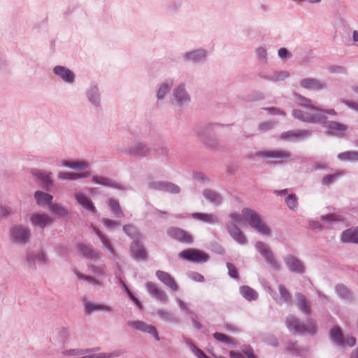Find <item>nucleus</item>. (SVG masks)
I'll use <instances>...</instances> for the list:
<instances>
[{
	"label": "nucleus",
	"instance_id": "nucleus-1",
	"mask_svg": "<svg viewBox=\"0 0 358 358\" xmlns=\"http://www.w3.org/2000/svg\"><path fill=\"white\" fill-rule=\"evenodd\" d=\"M296 98L301 101L298 108L293 109L292 115L294 118L309 123H320L330 130V132L341 134L347 130V126L338 122L326 121V116L322 110L313 104L311 99L300 94H294Z\"/></svg>",
	"mask_w": 358,
	"mask_h": 358
},
{
	"label": "nucleus",
	"instance_id": "nucleus-2",
	"mask_svg": "<svg viewBox=\"0 0 358 358\" xmlns=\"http://www.w3.org/2000/svg\"><path fill=\"white\" fill-rule=\"evenodd\" d=\"M229 217L231 222L234 223L235 225L236 224L240 225L243 224H245V221H246L252 228L259 234L266 236H271L270 229L261 219L259 215L250 208H243L240 215L231 213L229 215Z\"/></svg>",
	"mask_w": 358,
	"mask_h": 358
},
{
	"label": "nucleus",
	"instance_id": "nucleus-3",
	"mask_svg": "<svg viewBox=\"0 0 358 358\" xmlns=\"http://www.w3.org/2000/svg\"><path fill=\"white\" fill-rule=\"evenodd\" d=\"M10 240L12 243L19 245H25L31 238V231L29 227L17 223L11 226L9 229Z\"/></svg>",
	"mask_w": 358,
	"mask_h": 358
},
{
	"label": "nucleus",
	"instance_id": "nucleus-4",
	"mask_svg": "<svg viewBox=\"0 0 358 358\" xmlns=\"http://www.w3.org/2000/svg\"><path fill=\"white\" fill-rule=\"evenodd\" d=\"M90 268L93 275L83 274L77 268H73V271L78 279L87 281L94 286H102L106 277L105 266L92 265Z\"/></svg>",
	"mask_w": 358,
	"mask_h": 358
},
{
	"label": "nucleus",
	"instance_id": "nucleus-5",
	"mask_svg": "<svg viewBox=\"0 0 358 358\" xmlns=\"http://www.w3.org/2000/svg\"><path fill=\"white\" fill-rule=\"evenodd\" d=\"M285 324L290 332L297 334H301L304 332L309 334H314L317 330L316 326L313 322H310L307 324H305L293 315L287 316Z\"/></svg>",
	"mask_w": 358,
	"mask_h": 358
},
{
	"label": "nucleus",
	"instance_id": "nucleus-6",
	"mask_svg": "<svg viewBox=\"0 0 358 358\" xmlns=\"http://www.w3.org/2000/svg\"><path fill=\"white\" fill-rule=\"evenodd\" d=\"M192 101L191 95L187 91L185 83H180L173 89L171 103L177 108H183L187 106Z\"/></svg>",
	"mask_w": 358,
	"mask_h": 358
},
{
	"label": "nucleus",
	"instance_id": "nucleus-7",
	"mask_svg": "<svg viewBox=\"0 0 358 358\" xmlns=\"http://www.w3.org/2000/svg\"><path fill=\"white\" fill-rule=\"evenodd\" d=\"M209 53L205 48L192 49L182 54V59L187 63L192 64H203L206 62Z\"/></svg>",
	"mask_w": 358,
	"mask_h": 358
},
{
	"label": "nucleus",
	"instance_id": "nucleus-8",
	"mask_svg": "<svg viewBox=\"0 0 358 358\" xmlns=\"http://www.w3.org/2000/svg\"><path fill=\"white\" fill-rule=\"evenodd\" d=\"M29 220L32 227L38 229L50 227L54 223V218L43 211H36L30 213Z\"/></svg>",
	"mask_w": 358,
	"mask_h": 358
},
{
	"label": "nucleus",
	"instance_id": "nucleus-9",
	"mask_svg": "<svg viewBox=\"0 0 358 358\" xmlns=\"http://www.w3.org/2000/svg\"><path fill=\"white\" fill-rule=\"evenodd\" d=\"M255 248L272 268L277 271L280 269V265L268 245L258 241L255 244Z\"/></svg>",
	"mask_w": 358,
	"mask_h": 358
},
{
	"label": "nucleus",
	"instance_id": "nucleus-10",
	"mask_svg": "<svg viewBox=\"0 0 358 358\" xmlns=\"http://www.w3.org/2000/svg\"><path fill=\"white\" fill-rule=\"evenodd\" d=\"M232 124H222L216 122H204L201 126V131L208 134H217L231 132Z\"/></svg>",
	"mask_w": 358,
	"mask_h": 358
},
{
	"label": "nucleus",
	"instance_id": "nucleus-11",
	"mask_svg": "<svg viewBox=\"0 0 358 358\" xmlns=\"http://www.w3.org/2000/svg\"><path fill=\"white\" fill-rule=\"evenodd\" d=\"M179 257L195 263L206 262L209 257L203 251L196 249H187L179 253Z\"/></svg>",
	"mask_w": 358,
	"mask_h": 358
},
{
	"label": "nucleus",
	"instance_id": "nucleus-12",
	"mask_svg": "<svg viewBox=\"0 0 358 358\" xmlns=\"http://www.w3.org/2000/svg\"><path fill=\"white\" fill-rule=\"evenodd\" d=\"M27 262L30 266L43 267L49 264V258L43 250H36L27 255Z\"/></svg>",
	"mask_w": 358,
	"mask_h": 358
},
{
	"label": "nucleus",
	"instance_id": "nucleus-13",
	"mask_svg": "<svg viewBox=\"0 0 358 358\" xmlns=\"http://www.w3.org/2000/svg\"><path fill=\"white\" fill-rule=\"evenodd\" d=\"M273 300L278 304H285L290 306L292 304V297L289 291L282 284L278 285V292L271 293Z\"/></svg>",
	"mask_w": 358,
	"mask_h": 358
},
{
	"label": "nucleus",
	"instance_id": "nucleus-14",
	"mask_svg": "<svg viewBox=\"0 0 358 358\" xmlns=\"http://www.w3.org/2000/svg\"><path fill=\"white\" fill-rule=\"evenodd\" d=\"M74 198L77 203L85 210L95 215L97 212L95 206L91 199L83 191L76 192Z\"/></svg>",
	"mask_w": 358,
	"mask_h": 358
},
{
	"label": "nucleus",
	"instance_id": "nucleus-15",
	"mask_svg": "<svg viewBox=\"0 0 358 358\" xmlns=\"http://www.w3.org/2000/svg\"><path fill=\"white\" fill-rule=\"evenodd\" d=\"M294 305L301 313L306 315L311 313V302L301 292H296L294 295Z\"/></svg>",
	"mask_w": 358,
	"mask_h": 358
},
{
	"label": "nucleus",
	"instance_id": "nucleus-16",
	"mask_svg": "<svg viewBox=\"0 0 358 358\" xmlns=\"http://www.w3.org/2000/svg\"><path fill=\"white\" fill-rule=\"evenodd\" d=\"M285 263L289 270L293 273L302 274L306 271V267L302 261L297 257L289 255L285 257Z\"/></svg>",
	"mask_w": 358,
	"mask_h": 358
},
{
	"label": "nucleus",
	"instance_id": "nucleus-17",
	"mask_svg": "<svg viewBox=\"0 0 358 358\" xmlns=\"http://www.w3.org/2000/svg\"><path fill=\"white\" fill-rule=\"evenodd\" d=\"M167 234L171 238L178 241L185 243L192 242V236L180 228L171 227L167 230Z\"/></svg>",
	"mask_w": 358,
	"mask_h": 358
},
{
	"label": "nucleus",
	"instance_id": "nucleus-18",
	"mask_svg": "<svg viewBox=\"0 0 358 358\" xmlns=\"http://www.w3.org/2000/svg\"><path fill=\"white\" fill-rule=\"evenodd\" d=\"M300 86L308 90L320 91L327 87L326 83L314 78H303L300 81Z\"/></svg>",
	"mask_w": 358,
	"mask_h": 358
},
{
	"label": "nucleus",
	"instance_id": "nucleus-19",
	"mask_svg": "<svg viewBox=\"0 0 358 358\" xmlns=\"http://www.w3.org/2000/svg\"><path fill=\"white\" fill-rule=\"evenodd\" d=\"M173 78L169 77L162 80L158 86V100L163 99L169 95L171 90L173 89Z\"/></svg>",
	"mask_w": 358,
	"mask_h": 358
},
{
	"label": "nucleus",
	"instance_id": "nucleus-20",
	"mask_svg": "<svg viewBox=\"0 0 358 358\" xmlns=\"http://www.w3.org/2000/svg\"><path fill=\"white\" fill-rule=\"evenodd\" d=\"M127 324L132 329L152 334L155 338H157V330L153 325L148 324L139 320L129 321Z\"/></svg>",
	"mask_w": 358,
	"mask_h": 358
},
{
	"label": "nucleus",
	"instance_id": "nucleus-21",
	"mask_svg": "<svg viewBox=\"0 0 358 358\" xmlns=\"http://www.w3.org/2000/svg\"><path fill=\"white\" fill-rule=\"evenodd\" d=\"M227 229L233 239L241 245H245L247 243V238L244 234L238 229L236 225L233 222H230L227 226Z\"/></svg>",
	"mask_w": 358,
	"mask_h": 358
},
{
	"label": "nucleus",
	"instance_id": "nucleus-22",
	"mask_svg": "<svg viewBox=\"0 0 358 358\" xmlns=\"http://www.w3.org/2000/svg\"><path fill=\"white\" fill-rule=\"evenodd\" d=\"M54 73L67 83H73L75 80L74 73L68 68L62 66H57L53 69Z\"/></svg>",
	"mask_w": 358,
	"mask_h": 358
},
{
	"label": "nucleus",
	"instance_id": "nucleus-23",
	"mask_svg": "<svg viewBox=\"0 0 358 358\" xmlns=\"http://www.w3.org/2000/svg\"><path fill=\"white\" fill-rule=\"evenodd\" d=\"M202 195L209 203L215 206L221 205L223 201L222 195L211 189H203Z\"/></svg>",
	"mask_w": 358,
	"mask_h": 358
},
{
	"label": "nucleus",
	"instance_id": "nucleus-24",
	"mask_svg": "<svg viewBox=\"0 0 358 358\" xmlns=\"http://www.w3.org/2000/svg\"><path fill=\"white\" fill-rule=\"evenodd\" d=\"M341 241L345 243L358 244V227L343 231L341 236Z\"/></svg>",
	"mask_w": 358,
	"mask_h": 358
},
{
	"label": "nucleus",
	"instance_id": "nucleus-25",
	"mask_svg": "<svg viewBox=\"0 0 358 358\" xmlns=\"http://www.w3.org/2000/svg\"><path fill=\"white\" fill-rule=\"evenodd\" d=\"M79 252L85 257L91 260H96L101 256L99 251L94 250L90 245L80 243L78 245Z\"/></svg>",
	"mask_w": 358,
	"mask_h": 358
},
{
	"label": "nucleus",
	"instance_id": "nucleus-26",
	"mask_svg": "<svg viewBox=\"0 0 358 358\" xmlns=\"http://www.w3.org/2000/svg\"><path fill=\"white\" fill-rule=\"evenodd\" d=\"M191 217L206 224H215L219 222L218 216L214 213H194Z\"/></svg>",
	"mask_w": 358,
	"mask_h": 358
},
{
	"label": "nucleus",
	"instance_id": "nucleus-27",
	"mask_svg": "<svg viewBox=\"0 0 358 358\" xmlns=\"http://www.w3.org/2000/svg\"><path fill=\"white\" fill-rule=\"evenodd\" d=\"M158 279L173 292H177L178 286L174 278L168 273L158 271Z\"/></svg>",
	"mask_w": 358,
	"mask_h": 358
},
{
	"label": "nucleus",
	"instance_id": "nucleus-28",
	"mask_svg": "<svg viewBox=\"0 0 358 358\" xmlns=\"http://www.w3.org/2000/svg\"><path fill=\"white\" fill-rule=\"evenodd\" d=\"M34 197L36 200V203L41 207L50 206L52 203L53 196L43 191H36L34 193Z\"/></svg>",
	"mask_w": 358,
	"mask_h": 358
},
{
	"label": "nucleus",
	"instance_id": "nucleus-29",
	"mask_svg": "<svg viewBox=\"0 0 358 358\" xmlns=\"http://www.w3.org/2000/svg\"><path fill=\"white\" fill-rule=\"evenodd\" d=\"M85 310L87 314H91L95 311L111 312L113 308L106 304L86 302L85 303Z\"/></svg>",
	"mask_w": 358,
	"mask_h": 358
},
{
	"label": "nucleus",
	"instance_id": "nucleus-30",
	"mask_svg": "<svg viewBox=\"0 0 358 358\" xmlns=\"http://www.w3.org/2000/svg\"><path fill=\"white\" fill-rule=\"evenodd\" d=\"M257 156L264 158L286 159L289 157V153L285 150H264L257 153Z\"/></svg>",
	"mask_w": 358,
	"mask_h": 358
},
{
	"label": "nucleus",
	"instance_id": "nucleus-31",
	"mask_svg": "<svg viewBox=\"0 0 358 358\" xmlns=\"http://www.w3.org/2000/svg\"><path fill=\"white\" fill-rule=\"evenodd\" d=\"M158 191L164 192L170 194H179L180 187L169 181H158Z\"/></svg>",
	"mask_w": 358,
	"mask_h": 358
},
{
	"label": "nucleus",
	"instance_id": "nucleus-32",
	"mask_svg": "<svg viewBox=\"0 0 358 358\" xmlns=\"http://www.w3.org/2000/svg\"><path fill=\"white\" fill-rule=\"evenodd\" d=\"M61 166L69 167L76 170H83L89 166V163L84 160H62Z\"/></svg>",
	"mask_w": 358,
	"mask_h": 358
},
{
	"label": "nucleus",
	"instance_id": "nucleus-33",
	"mask_svg": "<svg viewBox=\"0 0 358 358\" xmlns=\"http://www.w3.org/2000/svg\"><path fill=\"white\" fill-rule=\"evenodd\" d=\"M32 173L38 179L43 187L48 188V187L52 185L50 173L35 169L32 171Z\"/></svg>",
	"mask_w": 358,
	"mask_h": 358
},
{
	"label": "nucleus",
	"instance_id": "nucleus-34",
	"mask_svg": "<svg viewBox=\"0 0 358 358\" xmlns=\"http://www.w3.org/2000/svg\"><path fill=\"white\" fill-rule=\"evenodd\" d=\"M331 340L337 345L343 347L345 346V341L341 331L338 327H334L330 331Z\"/></svg>",
	"mask_w": 358,
	"mask_h": 358
},
{
	"label": "nucleus",
	"instance_id": "nucleus-35",
	"mask_svg": "<svg viewBox=\"0 0 358 358\" xmlns=\"http://www.w3.org/2000/svg\"><path fill=\"white\" fill-rule=\"evenodd\" d=\"M90 175V172L85 171L83 173H71V172H59L58 178L62 180H76L79 178H87Z\"/></svg>",
	"mask_w": 358,
	"mask_h": 358
},
{
	"label": "nucleus",
	"instance_id": "nucleus-36",
	"mask_svg": "<svg viewBox=\"0 0 358 358\" xmlns=\"http://www.w3.org/2000/svg\"><path fill=\"white\" fill-rule=\"evenodd\" d=\"M336 292L342 299L352 301L355 299L354 294L343 285H338L336 287Z\"/></svg>",
	"mask_w": 358,
	"mask_h": 358
},
{
	"label": "nucleus",
	"instance_id": "nucleus-37",
	"mask_svg": "<svg viewBox=\"0 0 358 358\" xmlns=\"http://www.w3.org/2000/svg\"><path fill=\"white\" fill-rule=\"evenodd\" d=\"M50 211L56 217H62L68 215V210L61 203H52L50 205Z\"/></svg>",
	"mask_w": 358,
	"mask_h": 358
},
{
	"label": "nucleus",
	"instance_id": "nucleus-38",
	"mask_svg": "<svg viewBox=\"0 0 358 358\" xmlns=\"http://www.w3.org/2000/svg\"><path fill=\"white\" fill-rule=\"evenodd\" d=\"M132 254L137 259H143L146 257V251L143 245L137 241H134L131 246Z\"/></svg>",
	"mask_w": 358,
	"mask_h": 358
},
{
	"label": "nucleus",
	"instance_id": "nucleus-39",
	"mask_svg": "<svg viewBox=\"0 0 358 358\" xmlns=\"http://www.w3.org/2000/svg\"><path fill=\"white\" fill-rule=\"evenodd\" d=\"M87 96L90 101L94 106H100V96L99 93V90L96 86L92 87L87 92Z\"/></svg>",
	"mask_w": 358,
	"mask_h": 358
},
{
	"label": "nucleus",
	"instance_id": "nucleus-40",
	"mask_svg": "<svg viewBox=\"0 0 358 358\" xmlns=\"http://www.w3.org/2000/svg\"><path fill=\"white\" fill-rule=\"evenodd\" d=\"M322 220L329 224H334L345 220V217L343 214L338 213H333L322 216Z\"/></svg>",
	"mask_w": 358,
	"mask_h": 358
},
{
	"label": "nucleus",
	"instance_id": "nucleus-41",
	"mask_svg": "<svg viewBox=\"0 0 358 358\" xmlns=\"http://www.w3.org/2000/svg\"><path fill=\"white\" fill-rule=\"evenodd\" d=\"M241 295L248 301L256 300L258 298L257 292L248 286H242L240 287Z\"/></svg>",
	"mask_w": 358,
	"mask_h": 358
},
{
	"label": "nucleus",
	"instance_id": "nucleus-42",
	"mask_svg": "<svg viewBox=\"0 0 358 358\" xmlns=\"http://www.w3.org/2000/svg\"><path fill=\"white\" fill-rule=\"evenodd\" d=\"M92 181L96 184L101 185L103 186H109L119 188V186L111 179L103 176H94L92 177Z\"/></svg>",
	"mask_w": 358,
	"mask_h": 358
},
{
	"label": "nucleus",
	"instance_id": "nucleus-43",
	"mask_svg": "<svg viewBox=\"0 0 358 358\" xmlns=\"http://www.w3.org/2000/svg\"><path fill=\"white\" fill-rule=\"evenodd\" d=\"M108 205L110 210L112 211V213L116 217L120 218V217H122L124 216V213H123L122 210H121L117 201H116L113 199H110L108 201Z\"/></svg>",
	"mask_w": 358,
	"mask_h": 358
},
{
	"label": "nucleus",
	"instance_id": "nucleus-44",
	"mask_svg": "<svg viewBox=\"0 0 358 358\" xmlns=\"http://www.w3.org/2000/svg\"><path fill=\"white\" fill-rule=\"evenodd\" d=\"M338 158L342 161L358 162V152L355 151H348L341 152Z\"/></svg>",
	"mask_w": 358,
	"mask_h": 358
},
{
	"label": "nucleus",
	"instance_id": "nucleus-45",
	"mask_svg": "<svg viewBox=\"0 0 358 358\" xmlns=\"http://www.w3.org/2000/svg\"><path fill=\"white\" fill-rule=\"evenodd\" d=\"M257 59L263 64L268 62V53L267 50L264 46L258 47L255 50Z\"/></svg>",
	"mask_w": 358,
	"mask_h": 358
},
{
	"label": "nucleus",
	"instance_id": "nucleus-46",
	"mask_svg": "<svg viewBox=\"0 0 358 358\" xmlns=\"http://www.w3.org/2000/svg\"><path fill=\"white\" fill-rule=\"evenodd\" d=\"M285 203H286L287 207L290 210H292L293 211H296L297 210V208H298V198L296 194H289L285 198Z\"/></svg>",
	"mask_w": 358,
	"mask_h": 358
},
{
	"label": "nucleus",
	"instance_id": "nucleus-47",
	"mask_svg": "<svg viewBox=\"0 0 358 358\" xmlns=\"http://www.w3.org/2000/svg\"><path fill=\"white\" fill-rule=\"evenodd\" d=\"M92 350L90 349H71V350H66L62 352V355L64 356H82L85 355L87 353H90Z\"/></svg>",
	"mask_w": 358,
	"mask_h": 358
},
{
	"label": "nucleus",
	"instance_id": "nucleus-48",
	"mask_svg": "<svg viewBox=\"0 0 358 358\" xmlns=\"http://www.w3.org/2000/svg\"><path fill=\"white\" fill-rule=\"evenodd\" d=\"M202 142L209 148L215 149L218 147V142L215 136H202Z\"/></svg>",
	"mask_w": 358,
	"mask_h": 358
},
{
	"label": "nucleus",
	"instance_id": "nucleus-49",
	"mask_svg": "<svg viewBox=\"0 0 358 358\" xmlns=\"http://www.w3.org/2000/svg\"><path fill=\"white\" fill-rule=\"evenodd\" d=\"M276 122L274 121H264L258 124V129L260 132L266 133L271 131L275 126Z\"/></svg>",
	"mask_w": 358,
	"mask_h": 358
},
{
	"label": "nucleus",
	"instance_id": "nucleus-50",
	"mask_svg": "<svg viewBox=\"0 0 358 358\" xmlns=\"http://www.w3.org/2000/svg\"><path fill=\"white\" fill-rule=\"evenodd\" d=\"M93 229L94 231L96 232V235L99 237L100 240L101 241L103 245L105 246L106 248H107L110 252L113 253V248L112 245L110 243V241L104 236L103 235L101 231L96 229L95 227H93Z\"/></svg>",
	"mask_w": 358,
	"mask_h": 358
},
{
	"label": "nucleus",
	"instance_id": "nucleus-51",
	"mask_svg": "<svg viewBox=\"0 0 358 358\" xmlns=\"http://www.w3.org/2000/svg\"><path fill=\"white\" fill-rule=\"evenodd\" d=\"M289 73L287 71H273L272 82L282 81L285 79L289 78Z\"/></svg>",
	"mask_w": 358,
	"mask_h": 358
},
{
	"label": "nucleus",
	"instance_id": "nucleus-52",
	"mask_svg": "<svg viewBox=\"0 0 358 358\" xmlns=\"http://www.w3.org/2000/svg\"><path fill=\"white\" fill-rule=\"evenodd\" d=\"M131 152L135 155L145 156L148 152V149L145 145L138 143L132 148Z\"/></svg>",
	"mask_w": 358,
	"mask_h": 358
},
{
	"label": "nucleus",
	"instance_id": "nucleus-53",
	"mask_svg": "<svg viewBox=\"0 0 358 358\" xmlns=\"http://www.w3.org/2000/svg\"><path fill=\"white\" fill-rule=\"evenodd\" d=\"M158 316L162 320H164L166 322H171V323L177 322V320L176 319L174 315L172 313H169L167 311H165V310L158 311Z\"/></svg>",
	"mask_w": 358,
	"mask_h": 358
},
{
	"label": "nucleus",
	"instance_id": "nucleus-54",
	"mask_svg": "<svg viewBox=\"0 0 358 358\" xmlns=\"http://www.w3.org/2000/svg\"><path fill=\"white\" fill-rule=\"evenodd\" d=\"M289 350L293 354L303 355L306 352V350L299 346L296 343H289L287 346Z\"/></svg>",
	"mask_w": 358,
	"mask_h": 358
},
{
	"label": "nucleus",
	"instance_id": "nucleus-55",
	"mask_svg": "<svg viewBox=\"0 0 358 358\" xmlns=\"http://www.w3.org/2000/svg\"><path fill=\"white\" fill-rule=\"evenodd\" d=\"M122 286L127 292L128 296L130 298V299L137 306V307L142 310H143V306L140 301L134 295V294L130 291L129 287L124 284L122 283Z\"/></svg>",
	"mask_w": 358,
	"mask_h": 358
},
{
	"label": "nucleus",
	"instance_id": "nucleus-56",
	"mask_svg": "<svg viewBox=\"0 0 358 358\" xmlns=\"http://www.w3.org/2000/svg\"><path fill=\"white\" fill-rule=\"evenodd\" d=\"M213 337L217 341H218L221 343H225L227 345L233 344L232 340L229 336H227V335H225L224 334L216 332L213 334Z\"/></svg>",
	"mask_w": 358,
	"mask_h": 358
},
{
	"label": "nucleus",
	"instance_id": "nucleus-57",
	"mask_svg": "<svg viewBox=\"0 0 358 358\" xmlns=\"http://www.w3.org/2000/svg\"><path fill=\"white\" fill-rule=\"evenodd\" d=\"M264 99V94L262 92H258V91H254L244 99L247 101H260Z\"/></svg>",
	"mask_w": 358,
	"mask_h": 358
},
{
	"label": "nucleus",
	"instance_id": "nucleus-58",
	"mask_svg": "<svg viewBox=\"0 0 358 358\" xmlns=\"http://www.w3.org/2000/svg\"><path fill=\"white\" fill-rule=\"evenodd\" d=\"M13 214V210L11 208L7 206H0V217L1 218H7L10 217Z\"/></svg>",
	"mask_w": 358,
	"mask_h": 358
},
{
	"label": "nucleus",
	"instance_id": "nucleus-59",
	"mask_svg": "<svg viewBox=\"0 0 358 358\" xmlns=\"http://www.w3.org/2000/svg\"><path fill=\"white\" fill-rule=\"evenodd\" d=\"M342 173H338L335 174H329L324 176L322 179V184L324 185H329L332 183Z\"/></svg>",
	"mask_w": 358,
	"mask_h": 358
},
{
	"label": "nucleus",
	"instance_id": "nucleus-60",
	"mask_svg": "<svg viewBox=\"0 0 358 358\" xmlns=\"http://www.w3.org/2000/svg\"><path fill=\"white\" fill-rule=\"evenodd\" d=\"M123 229L124 232L131 238H134L138 234L136 228L133 225H125L124 226Z\"/></svg>",
	"mask_w": 358,
	"mask_h": 358
},
{
	"label": "nucleus",
	"instance_id": "nucleus-61",
	"mask_svg": "<svg viewBox=\"0 0 358 358\" xmlns=\"http://www.w3.org/2000/svg\"><path fill=\"white\" fill-rule=\"evenodd\" d=\"M182 7V2L180 0H173L169 6V9L170 12L176 13Z\"/></svg>",
	"mask_w": 358,
	"mask_h": 358
},
{
	"label": "nucleus",
	"instance_id": "nucleus-62",
	"mask_svg": "<svg viewBox=\"0 0 358 358\" xmlns=\"http://www.w3.org/2000/svg\"><path fill=\"white\" fill-rule=\"evenodd\" d=\"M264 109L265 110H266L270 115H282V116L286 115V113L283 110H280L279 108L270 107V108H264Z\"/></svg>",
	"mask_w": 358,
	"mask_h": 358
},
{
	"label": "nucleus",
	"instance_id": "nucleus-63",
	"mask_svg": "<svg viewBox=\"0 0 358 358\" xmlns=\"http://www.w3.org/2000/svg\"><path fill=\"white\" fill-rule=\"evenodd\" d=\"M278 55L282 60L289 59L291 57L289 51L285 48H280L278 51Z\"/></svg>",
	"mask_w": 358,
	"mask_h": 358
},
{
	"label": "nucleus",
	"instance_id": "nucleus-64",
	"mask_svg": "<svg viewBox=\"0 0 358 358\" xmlns=\"http://www.w3.org/2000/svg\"><path fill=\"white\" fill-rule=\"evenodd\" d=\"M227 266L228 268V273L229 276L234 278H238L237 269L235 267V266L231 263H227Z\"/></svg>",
	"mask_w": 358,
	"mask_h": 358
}]
</instances>
